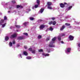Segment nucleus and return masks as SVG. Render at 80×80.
Listing matches in <instances>:
<instances>
[{
    "label": "nucleus",
    "instance_id": "39",
    "mask_svg": "<svg viewBox=\"0 0 80 80\" xmlns=\"http://www.w3.org/2000/svg\"><path fill=\"white\" fill-rule=\"evenodd\" d=\"M52 20H55V18H51Z\"/></svg>",
    "mask_w": 80,
    "mask_h": 80
},
{
    "label": "nucleus",
    "instance_id": "9",
    "mask_svg": "<svg viewBox=\"0 0 80 80\" xmlns=\"http://www.w3.org/2000/svg\"><path fill=\"white\" fill-rule=\"evenodd\" d=\"M52 4V2H48L47 3V5H48V6H50V5H51Z\"/></svg>",
    "mask_w": 80,
    "mask_h": 80
},
{
    "label": "nucleus",
    "instance_id": "14",
    "mask_svg": "<svg viewBox=\"0 0 80 80\" xmlns=\"http://www.w3.org/2000/svg\"><path fill=\"white\" fill-rule=\"evenodd\" d=\"M49 47H55V46H54L53 44H51L50 42V44L49 45Z\"/></svg>",
    "mask_w": 80,
    "mask_h": 80
},
{
    "label": "nucleus",
    "instance_id": "2",
    "mask_svg": "<svg viewBox=\"0 0 80 80\" xmlns=\"http://www.w3.org/2000/svg\"><path fill=\"white\" fill-rule=\"evenodd\" d=\"M57 39L56 37H54L52 39V41L50 42V44H53V43H54L55 42L54 41H55V40Z\"/></svg>",
    "mask_w": 80,
    "mask_h": 80
},
{
    "label": "nucleus",
    "instance_id": "3",
    "mask_svg": "<svg viewBox=\"0 0 80 80\" xmlns=\"http://www.w3.org/2000/svg\"><path fill=\"white\" fill-rule=\"evenodd\" d=\"M45 27V26L44 24H42L39 27V28L41 30H42Z\"/></svg>",
    "mask_w": 80,
    "mask_h": 80
},
{
    "label": "nucleus",
    "instance_id": "52",
    "mask_svg": "<svg viewBox=\"0 0 80 80\" xmlns=\"http://www.w3.org/2000/svg\"><path fill=\"white\" fill-rule=\"evenodd\" d=\"M9 8H10V9H11V8H12V7H10Z\"/></svg>",
    "mask_w": 80,
    "mask_h": 80
},
{
    "label": "nucleus",
    "instance_id": "30",
    "mask_svg": "<svg viewBox=\"0 0 80 80\" xmlns=\"http://www.w3.org/2000/svg\"><path fill=\"white\" fill-rule=\"evenodd\" d=\"M9 46H10V47H12V42H9Z\"/></svg>",
    "mask_w": 80,
    "mask_h": 80
},
{
    "label": "nucleus",
    "instance_id": "16",
    "mask_svg": "<svg viewBox=\"0 0 80 80\" xmlns=\"http://www.w3.org/2000/svg\"><path fill=\"white\" fill-rule=\"evenodd\" d=\"M40 5L38 4H36L34 5V8H38V6Z\"/></svg>",
    "mask_w": 80,
    "mask_h": 80
},
{
    "label": "nucleus",
    "instance_id": "21",
    "mask_svg": "<svg viewBox=\"0 0 80 80\" xmlns=\"http://www.w3.org/2000/svg\"><path fill=\"white\" fill-rule=\"evenodd\" d=\"M6 24H7V23H5L3 24H1V25H2V27H3H3H5V25H6Z\"/></svg>",
    "mask_w": 80,
    "mask_h": 80
},
{
    "label": "nucleus",
    "instance_id": "48",
    "mask_svg": "<svg viewBox=\"0 0 80 80\" xmlns=\"http://www.w3.org/2000/svg\"><path fill=\"white\" fill-rule=\"evenodd\" d=\"M65 35L64 34H62V36H65Z\"/></svg>",
    "mask_w": 80,
    "mask_h": 80
},
{
    "label": "nucleus",
    "instance_id": "18",
    "mask_svg": "<svg viewBox=\"0 0 80 80\" xmlns=\"http://www.w3.org/2000/svg\"><path fill=\"white\" fill-rule=\"evenodd\" d=\"M36 2L38 5H40V0H37Z\"/></svg>",
    "mask_w": 80,
    "mask_h": 80
},
{
    "label": "nucleus",
    "instance_id": "5",
    "mask_svg": "<svg viewBox=\"0 0 80 80\" xmlns=\"http://www.w3.org/2000/svg\"><path fill=\"white\" fill-rule=\"evenodd\" d=\"M74 37L71 35H69V39L71 41L73 40V38Z\"/></svg>",
    "mask_w": 80,
    "mask_h": 80
},
{
    "label": "nucleus",
    "instance_id": "10",
    "mask_svg": "<svg viewBox=\"0 0 80 80\" xmlns=\"http://www.w3.org/2000/svg\"><path fill=\"white\" fill-rule=\"evenodd\" d=\"M42 55L45 56V57H46L47 56H49L50 55V54H45V53H42Z\"/></svg>",
    "mask_w": 80,
    "mask_h": 80
},
{
    "label": "nucleus",
    "instance_id": "17",
    "mask_svg": "<svg viewBox=\"0 0 80 80\" xmlns=\"http://www.w3.org/2000/svg\"><path fill=\"white\" fill-rule=\"evenodd\" d=\"M43 10H44V9L41 8L40 10V13H42L43 12Z\"/></svg>",
    "mask_w": 80,
    "mask_h": 80
},
{
    "label": "nucleus",
    "instance_id": "11",
    "mask_svg": "<svg viewBox=\"0 0 80 80\" xmlns=\"http://www.w3.org/2000/svg\"><path fill=\"white\" fill-rule=\"evenodd\" d=\"M65 28V26H62V28H60V30L62 31V30H63L64 28Z\"/></svg>",
    "mask_w": 80,
    "mask_h": 80
},
{
    "label": "nucleus",
    "instance_id": "29",
    "mask_svg": "<svg viewBox=\"0 0 80 80\" xmlns=\"http://www.w3.org/2000/svg\"><path fill=\"white\" fill-rule=\"evenodd\" d=\"M23 34L24 35H26V36H28V33L27 32H24L23 33Z\"/></svg>",
    "mask_w": 80,
    "mask_h": 80
},
{
    "label": "nucleus",
    "instance_id": "7",
    "mask_svg": "<svg viewBox=\"0 0 80 80\" xmlns=\"http://www.w3.org/2000/svg\"><path fill=\"white\" fill-rule=\"evenodd\" d=\"M60 6L61 8H64L65 7V5L63 3H61Z\"/></svg>",
    "mask_w": 80,
    "mask_h": 80
},
{
    "label": "nucleus",
    "instance_id": "45",
    "mask_svg": "<svg viewBox=\"0 0 80 80\" xmlns=\"http://www.w3.org/2000/svg\"><path fill=\"white\" fill-rule=\"evenodd\" d=\"M78 47L80 48V43H79L78 45Z\"/></svg>",
    "mask_w": 80,
    "mask_h": 80
},
{
    "label": "nucleus",
    "instance_id": "50",
    "mask_svg": "<svg viewBox=\"0 0 80 80\" xmlns=\"http://www.w3.org/2000/svg\"><path fill=\"white\" fill-rule=\"evenodd\" d=\"M49 52H50V51H49L48 52V53H49Z\"/></svg>",
    "mask_w": 80,
    "mask_h": 80
},
{
    "label": "nucleus",
    "instance_id": "40",
    "mask_svg": "<svg viewBox=\"0 0 80 80\" xmlns=\"http://www.w3.org/2000/svg\"><path fill=\"white\" fill-rule=\"evenodd\" d=\"M12 43L13 44H15V41L14 40L12 42Z\"/></svg>",
    "mask_w": 80,
    "mask_h": 80
},
{
    "label": "nucleus",
    "instance_id": "43",
    "mask_svg": "<svg viewBox=\"0 0 80 80\" xmlns=\"http://www.w3.org/2000/svg\"><path fill=\"white\" fill-rule=\"evenodd\" d=\"M19 56L20 57H21V58H22V54H19Z\"/></svg>",
    "mask_w": 80,
    "mask_h": 80
},
{
    "label": "nucleus",
    "instance_id": "49",
    "mask_svg": "<svg viewBox=\"0 0 80 80\" xmlns=\"http://www.w3.org/2000/svg\"><path fill=\"white\" fill-rule=\"evenodd\" d=\"M62 43H64V42L63 41H61Z\"/></svg>",
    "mask_w": 80,
    "mask_h": 80
},
{
    "label": "nucleus",
    "instance_id": "26",
    "mask_svg": "<svg viewBox=\"0 0 80 80\" xmlns=\"http://www.w3.org/2000/svg\"><path fill=\"white\" fill-rule=\"evenodd\" d=\"M42 38V36L40 35H39L38 37V39H40V38Z\"/></svg>",
    "mask_w": 80,
    "mask_h": 80
},
{
    "label": "nucleus",
    "instance_id": "27",
    "mask_svg": "<svg viewBox=\"0 0 80 80\" xmlns=\"http://www.w3.org/2000/svg\"><path fill=\"white\" fill-rule=\"evenodd\" d=\"M28 50L30 52H32V48H30L28 49Z\"/></svg>",
    "mask_w": 80,
    "mask_h": 80
},
{
    "label": "nucleus",
    "instance_id": "23",
    "mask_svg": "<svg viewBox=\"0 0 80 80\" xmlns=\"http://www.w3.org/2000/svg\"><path fill=\"white\" fill-rule=\"evenodd\" d=\"M72 8V6H69L68 8V10H71V9Z\"/></svg>",
    "mask_w": 80,
    "mask_h": 80
},
{
    "label": "nucleus",
    "instance_id": "38",
    "mask_svg": "<svg viewBox=\"0 0 80 80\" xmlns=\"http://www.w3.org/2000/svg\"><path fill=\"white\" fill-rule=\"evenodd\" d=\"M48 40H50V38H46V41H48Z\"/></svg>",
    "mask_w": 80,
    "mask_h": 80
},
{
    "label": "nucleus",
    "instance_id": "15",
    "mask_svg": "<svg viewBox=\"0 0 80 80\" xmlns=\"http://www.w3.org/2000/svg\"><path fill=\"white\" fill-rule=\"evenodd\" d=\"M9 39V38L8 36H6L5 38V40L7 41Z\"/></svg>",
    "mask_w": 80,
    "mask_h": 80
},
{
    "label": "nucleus",
    "instance_id": "22",
    "mask_svg": "<svg viewBox=\"0 0 80 80\" xmlns=\"http://www.w3.org/2000/svg\"><path fill=\"white\" fill-rule=\"evenodd\" d=\"M57 22H56V21H54L52 22V24L53 25H55V24Z\"/></svg>",
    "mask_w": 80,
    "mask_h": 80
},
{
    "label": "nucleus",
    "instance_id": "8",
    "mask_svg": "<svg viewBox=\"0 0 80 80\" xmlns=\"http://www.w3.org/2000/svg\"><path fill=\"white\" fill-rule=\"evenodd\" d=\"M70 51H71V48H67V52L68 53H70Z\"/></svg>",
    "mask_w": 80,
    "mask_h": 80
},
{
    "label": "nucleus",
    "instance_id": "28",
    "mask_svg": "<svg viewBox=\"0 0 80 80\" xmlns=\"http://www.w3.org/2000/svg\"><path fill=\"white\" fill-rule=\"evenodd\" d=\"M49 30H50V31H53V28H52V27H50L49 28Z\"/></svg>",
    "mask_w": 80,
    "mask_h": 80
},
{
    "label": "nucleus",
    "instance_id": "35",
    "mask_svg": "<svg viewBox=\"0 0 80 80\" xmlns=\"http://www.w3.org/2000/svg\"><path fill=\"white\" fill-rule=\"evenodd\" d=\"M65 25H67V26H70V23H65Z\"/></svg>",
    "mask_w": 80,
    "mask_h": 80
},
{
    "label": "nucleus",
    "instance_id": "20",
    "mask_svg": "<svg viewBox=\"0 0 80 80\" xmlns=\"http://www.w3.org/2000/svg\"><path fill=\"white\" fill-rule=\"evenodd\" d=\"M23 54L25 56L28 55V53H27V52H26V51H24L23 52Z\"/></svg>",
    "mask_w": 80,
    "mask_h": 80
},
{
    "label": "nucleus",
    "instance_id": "41",
    "mask_svg": "<svg viewBox=\"0 0 80 80\" xmlns=\"http://www.w3.org/2000/svg\"><path fill=\"white\" fill-rule=\"evenodd\" d=\"M30 19L31 20H33L34 19V18H31Z\"/></svg>",
    "mask_w": 80,
    "mask_h": 80
},
{
    "label": "nucleus",
    "instance_id": "19",
    "mask_svg": "<svg viewBox=\"0 0 80 80\" xmlns=\"http://www.w3.org/2000/svg\"><path fill=\"white\" fill-rule=\"evenodd\" d=\"M58 39L59 41H60V40H61V36H58Z\"/></svg>",
    "mask_w": 80,
    "mask_h": 80
},
{
    "label": "nucleus",
    "instance_id": "13",
    "mask_svg": "<svg viewBox=\"0 0 80 80\" xmlns=\"http://www.w3.org/2000/svg\"><path fill=\"white\" fill-rule=\"evenodd\" d=\"M28 23V22H25L23 23V25L24 26V27H26L27 26V24Z\"/></svg>",
    "mask_w": 80,
    "mask_h": 80
},
{
    "label": "nucleus",
    "instance_id": "34",
    "mask_svg": "<svg viewBox=\"0 0 80 80\" xmlns=\"http://www.w3.org/2000/svg\"><path fill=\"white\" fill-rule=\"evenodd\" d=\"M32 53H34V54H35V50H33V51H32Z\"/></svg>",
    "mask_w": 80,
    "mask_h": 80
},
{
    "label": "nucleus",
    "instance_id": "44",
    "mask_svg": "<svg viewBox=\"0 0 80 80\" xmlns=\"http://www.w3.org/2000/svg\"><path fill=\"white\" fill-rule=\"evenodd\" d=\"M20 47V45L17 44V47Z\"/></svg>",
    "mask_w": 80,
    "mask_h": 80
},
{
    "label": "nucleus",
    "instance_id": "42",
    "mask_svg": "<svg viewBox=\"0 0 80 80\" xmlns=\"http://www.w3.org/2000/svg\"><path fill=\"white\" fill-rule=\"evenodd\" d=\"M24 48L25 49H27V47L25 46H24Z\"/></svg>",
    "mask_w": 80,
    "mask_h": 80
},
{
    "label": "nucleus",
    "instance_id": "46",
    "mask_svg": "<svg viewBox=\"0 0 80 80\" xmlns=\"http://www.w3.org/2000/svg\"><path fill=\"white\" fill-rule=\"evenodd\" d=\"M63 4H64V5H67V3L66 2H64Z\"/></svg>",
    "mask_w": 80,
    "mask_h": 80
},
{
    "label": "nucleus",
    "instance_id": "36",
    "mask_svg": "<svg viewBox=\"0 0 80 80\" xmlns=\"http://www.w3.org/2000/svg\"><path fill=\"white\" fill-rule=\"evenodd\" d=\"M11 2L12 3H16V2L15 1L12 0Z\"/></svg>",
    "mask_w": 80,
    "mask_h": 80
},
{
    "label": "nucleus",
    "instance_id": "33",
    "mask_svg": "<svg viewBox=\"0 0 80 80\" xmlns=\"http://www.w3.org/2000/svg\"><path fill=\"white\" fill-rule=\"evenodd\" d=\"M39 52H43V49H40L38 50Z\"/></svg>",
    "mask_w": 80,
    "mask_h": 80
},
{
    "label": "nucleus",
    "instance_id": "53",
    "mask_svg": "<svg viewBox=\"0 0 80 80\" xmlns=\"http://www.w3.org/2000/svg\"><path fill=\"white\" fill-rule=\"evenodd\" d=\"M9 12H10V11H8V12L9 13Z\"/></svg>",
    "mask_w": 80,
    "mask_h": 80
},
{
    "label": "nucleus",
    "instance_id": "12",
    "mask_svg": "<svg viewBox=\"0 0 80 80\" xmlns=\"http://www.w3.org/2000/svg\"><path fill=\"white\" fill-rule=\"evenodd\" d=\"M4 22V20L2 19H1L0 22V25H2V24Z\"/></svg>",
    "mask_w": 80,
    "mask_h": 80
},
{
    "label": "nucleus",
    "instance_id": "47",
    "mask_svg": "<svg viewBox=\"0 0 80 80\" xmlns=\"http://www.w3.org/2000/svg\"><path fill=\"white\" fill-rule=\"evenodd\" d=\"M39 22H42V19L39 20Z\"/></svg>",
    "mask_w": 80,
    "mask_h": 80
},
{
    "label": "nucleus",
    "instance_id": "1",
    "mask_svg": "<svg viewBox=\"0 0 80 80\" xmlns=\"http://www.w3.org/2000/svg\"><path fill=\"white\" fill-rule=\"evenodd\" d=\"M17 37V34L14 33L11 36L10 38H16Z\"/></svg>",
    "mask_w": 80,
    "mask_h": 80
},
{
    "label": "nucleus",
    "instance_id": "6",
    "mask_svg": "<svg viewBox=\"0 0 80 80\" xmlns=\"http://www.w3.org/2000/svg\"><path fill=\"white\" fill-rule=\"evenodd\" d=\"M16 8H23V7L21 5H17L16 6Z\"/></svg>",
    "mask_w": 80,
    "mask_h": 80
},
{
    "label": "nucleus",
    "instance_id": "25",
    "mask_svg": "<svg viewBox=\"0 0 80 80\" xmlns=\"http://www.w3.org/2000/svg\"><path fill=\"white\" fill-rule=\"evenodd\" d=\"M48 9H49L50 10H52V8L50 6H48Z\"/></svg>",
    "mask_w": 80,
    "mask_h": 80
},
{
    "label": "nucleus",
    "instance_id": "51",
    "mask_svg": "<svg viewBox=\"0 0 80 80\" xmlns=\"http://www.w3.org/2000/svg\"><path fill=\"white\" fill-rule=\"evenodd\" d=\"M29 11H31V9H29Z\"/></svg>",
    "mask_w": 80,
    "mask_h": 80
},
{
    "label": "nucleus",
    "instance_id": "37",
    "mask_svg": "<svg viewBox=\"0 0 80 80\" xmlns=\"http://www.w3.org/2000/svg\"><path fill=\"white\" fill-rule=\"evenodd\" d=\"M4 20H7V17L4 16Z\"/></svg>",
    "mask_w": 80,
    "mask_h": 80
},
{
    "label": "nucleus",
    "instance_id": "24",
    "mask_svg": "<svg viewBox=\"0 0 80 80\" xmlns=\"http://www.w3.org/2000/svg\"><path fill=\"white\" fill-rule=\"evenodd\" d=\"M27 59H28V60H30V59H31L32 58L30 56H28L26 58Z\"/></svg>",
    "mask_w": 80,
    "mask_h": 80
},
{
    "label": "nucleus",
    "instance_id": "32",
    "mask_svg": "<svg viewBox=\"0 0 80 80\" xmlns=\"http://www.w3.org/2000/svg\"><path fill=\"white\" fill-rule=\"evenodd\" d=\"M53 23V21H51L49 23V25H52V24Z\"/></svg>",
    "mask_w": 80,
    "mask_h": 80
},
{
    "label": "nucleus",
    "instance_id": "31",
    "mask_svg": "<svg viewBox=\"0 0 80 80\" xmlns=\"http://www.w3.org/2000/svg\"><path fill=\"white\" fill-rule=\"evenodd\" d=\"M15 27L16 28H20V26L18 25H15Z\"/></svg>",
    "mask_w": 80,
    "mask_h": 80
},
{
    "label": "nucleus",
    "instance_id": "4",
    "mask_svg": "<svg viewBox=\"0 0 80 80\" xmlns=\"http://www.w3.org/2000/svg\"><path fill=\"white\" fill-rule=\"evenodd\" d=\"M23 39H24L23 36H19L17 38V40H21Z\"/></svg>",
    "mask_w": 80,
    "mask_h": 80
}]
</instances>
